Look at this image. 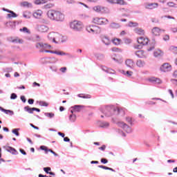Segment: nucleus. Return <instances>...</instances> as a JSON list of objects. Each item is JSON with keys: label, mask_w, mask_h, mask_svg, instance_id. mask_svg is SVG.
<instances>
[{"label": "nucleus", "mask_w": 177, "mask_h": 177, "mask_svg": "<svg viewBox=\"0 0 177 177\" xmlns=\"http://www.w3.org/2000/svg\"><path fill=\"white\" fill-rule=\"evenodd\" d=\"M102 112L105 117H111L114 114H120V115H125V109L122 108H117L114 106H108L102 109Z\"/></svg>", "instance_id": "nucleus-1"}, {"label": "nucleus", "mask_w": 177, "mask_h": 177, "mask_svg": "<svg viewBox=\"0 0 177 177\" xmlns=\"http://www.w3.org/2000/svg\"><path fill=\"white\" fill-rule=\"evenodd\" d=\"M47 16L50 20L54 21H64L66 16L60 11L50 10L47 12Z\"/></svg>", "instance_id": "nucleus-2"}, {"label": "nucleus", "mask_w": 177, "mask_h": 177, "mask_svg": "<svg viewBox=\"0 0 177 177\" xmlns=\"http://www.w3.org/2000/svg\"><path fill=\"white\" fill-rule=\"evenodd\" d=\"M47 38L48 41L50 42H54L55 44H59V42H62L63 39V36L59 33L50 32L48 33Z\"/></svg>", "instance_id": "nucleus-3"}, {"label": "nucleus", "mask_w": 177, "mask_h": 177, "mask_svg": "<svg viewBox=\"0 0 177 177\" xmlns=\"http://www.w3.org/2000/svg\"><path fill=\"white\" fill-rule=\"evenodd\" d=\"M69 27L73 31H82L84 30V24L81 21L74 20L69 24Z\"/></svg>", "instance_id": "nucleus-4"}, {"label": "nucleus", "mask_w": 177, "mask_h": 177, "mask_svg": "<svg viewBox=\"0 0 177 177\" xmlns=\"http://www.w3.org/2000/svg\"><path fill=\"white\" fill-rule=\"evenodd\" d=\"M36 47L42 53L46 52V53H50V52H52V50H49V49H52V46L48 44L38 43Z\"/></svg>", "instance_id": "nucleus-5"}, {"label": "nucleus", "mask_w": 177, "mask_h": 177, "mask_svg": "<svg viewBox=\"0 0 177 177\" xmlns=\"http://www.w3.org/2000/svg\"><path fill=\"white\" fill-rule=\"evenodd\" d=\"M137 42L140 45H136L134 48L136 49H142V47L144 45H147V44H149V39L147 37H140L138 39Z\"/></svg>", "instance_id": "nucleus-6"}, {"label": "nucleus", "mask_w": 177, "mask_h": 177, "mask_svg": "<svg viewBox=\"0 0 177 177\" xmlns=\"http://www.w3.org/2000/svg\"><path fill=\"white\" fill-rule=\"evenodd\" d=\"M93 23H94V24H98L99 26H103L104 24H107L109 20L106 18L95 17L93 18Z\"/></svg>", "instance_id": "nucleus-7"}, {"label": "nucleus", "mask_w": 177, "mask_h": 177, "mask_svg": "<svg viewBox=\"0 0 177 177\" xmlns=\"http://www.w3.org/2000/svg\"><path fill=\"white\" fill-rule=\"evenodd\" d=\"M86 30L88 32H90V34H99V32H100V28L97 26H88Z\"/></svg>", "instance_id": "nucleus-8"}, {"label": "nucleus", "mask_w": 177, "mask_h": 177, "mask_svg": "<svg viewBox=\"0 0 177 177\" xmlns=\"http://www.w3.org/2000/svg\"><path fill=\"white\" fill-rule=\"evenodd\" d=\"M118 127L122 128L123 131H125L127 133H131L132 132V129L128 126V124H125L124 122H118L117 123Z\"/></svg>", "instance_id": "nucleus-9"}, {"label": "nucleus", "mask_w": 177, "mask_h": 177, "mask_svg": "<svg viewBox=\"0 0 177 177\" xmlns=\"http://www.w3.org/2000/svg\"><path fill=\"white\" fill-rule=\"evenodd\" d=\"M160 71L162 73H168L172 71V65L169 63H165L160 66Z\"/></svg>", "instance_id": "nucleus-10"}, {"label": "nucleus", "mask_w": 177, "mask_h": 177, "mask_svg": "<svg viewBox=\"0 0 177 177\" xmlns=\"http://www.w3.org/2000/svg\"><path fill=\"white\" fill-rule=\"evenodd\" d=\"M93 10L97 13H106L107 12V8L101 6H96L93 8Z\"/></svg>", "instance_id": "nucleus-11"}, {"label": "nucleus", "mask_w": 177, "mask_h": 177, "mask_svg": "<svg viewBox=\"0 0 177 177\" xmlns=\"http://www.w3.org/2000/svg\"><path fill=\"white\" fill-rule=\"evenodd\" d=\"M106 2L116 5H127V2L124 0H106Z\"/></svg>", "instance_id": "nucleus-12"}, {"label": "nucleus", "mask_w": 177, "mask_h": 177, "mask_svg": "<svg viewBox=\"0 0 177 177\" xmlns=\"http://www.w3.org/2000/svg\"><path fill=\"white\" fill-rule=\"evenodd\" d=\"M37 30L39 32H48L49 31V27L46 25L37 26Z\"/></svg>", "instance_id": "nucleus-13"}, {"label": "nucleus", "mask_w": 177, "mask_h": 177, "mask_svg": "<svg viewBox=\"0 0 177 177\" xmlns=\"http://www.w3.org/2000/svg\"><path fill=\"white\" fill-rule=\"evenodd\" d=\"M82 110V106L81 105H75L71 107V113L73 114V113H80Z\"/></svg>", "instance_id": "nucleus-14"}, {"label": "nucleus", "mask_w": 177, "mask_h": 177, "mask_svg": "<svg viewBox=\"0 0 177 177\" xmlns=\"http://www.w3.org/2000/svg\"><path fill=\"white\" fill-rule=\"evenodd\" d=\"M2 10H3L4 12H8V13H10L7 15L8 19H12V17H17V15L12 10H8L5 8H2Z\"/></svg>", "instance_id": "nucleus-15"}, {"label": "nucleus", "mask_w": 177, "mask_h": 177, "mask_svg": "<svg viewBox=\"0 0 177 177\" xmlns=\"http://www.w3.org/2000/svg\"><path fill=\"white\" fill-rule=\"evenodd\" d=\"M24 110L25 111H28L29 114H32L34 111H37V113L41 111V110L38 108H30V106H25Z\"/></svg>", "instance_id": "nucleus-16"}, {"label": "nucleus", "mask_w": 177, "mask_h": 177, "mask_svg": "<svg viewBox=\"0 0 177 177\" xmlns=\"http://www.w3.org/2000/svg\"><path fill=\"white\" fill-rule=\"evenodd\" d=\"M136 56H138V57H140L141 59H145L146 57H147V55L145 54V51L140 50L136 52Z\"/></svg>", "instance_id": "nucleus-17"}, {"label": "nucleus", "mask_w": 177, "mask_h": 177, "mask_svg": "<svg viewBox=\"0 0 177 177\" xmlns=\"http://www.w3.org/2000/svg\"><path fill=\"white\" fill-rule=\"evenodd\" d=\"M125 64L127 67H129V68H133V67H135V62L131 59H126Z\"/></svg>", "instance_id": "nucleus-18"}, {"label": "nucleus", "mask_w": 177, "mask_h": 177, "mask_svg": "<svg viewBox=\"0 0 177 177\" xmlns=\"http://www.w3.org/2000/svg\"><path fill=\"white\" fill-rule=\"evenodd\" d=\"M153 56L155 57H161L162 56H164V52H162L161 50L160 49H156L155 50V51L153 52Z\"/></svg>", "instance_id": "nucleus-19"}, {"label": "nucleus", "mask_w": 177, "mask_h": 177, "mask_svg": "<svg viewBox=\"0 0 177 177\" xmlns=\"http://www.w3.org/2000/svg\"><path fill=\"white\" fill-rule=\"evenodd\" d=\"M43 12L41 10H37L33 12V16L35 19H41L42 17Z\"/></svg>", "instance_id": "nucleus-20"}, {"label": "nucleus", "mask_w": 177, "mask_h": 177, "mask_svg": "<svg viewBox=\"0 0 177 177\" xmlns=\"http://www.w3.org/2000/svg\"><path fill=\"white\" fill-rule=\"evenodd\" d=\"M50 1L53 0H35V5H44V3H48V2H50Z\"/></svg>", "instance_id": "nucleus-21"}, {"label": "nucleus", "mask_w": 177, "mask_h": 177, "mask_svg": "<svg viewBox=\"0 0 177 177\" xmlns=\"http://www.w3.org/2000/svg\"><path fill=\"white\" fill-rule=\"evenodd\" d=\"M136 64L137 67H139V68H143V67H145V66H146V62H145V61H143V60L138 59V60H137Z\"/></svg>", "instance_id": "nucleus-22"}, {"label": "nucleus", "mask_w": 177, "mask_h": 177, "mask_svg": "<svg viewBox=\"0 0 177 177\" xmlns=\"http://www.w3.org/2000/svg\"><path fill=\"white\" fill-rule=\"evenodd\" d=\"M146 9H156V8H158V3H149L145 6Z\"/></svg>", "instance_id": "nucleus-23"}, {"label": "nucleus", "mask_w": 177, "mask_h": 177, "mask_svg": "<svg viewBox=\"0 0 177 177\" xmlns=\"http://www.w3.org/2000/svg\"><path fill=\"white\" fill-rule=\"evenodd\" d=\"M13 44H23L24 40L23 39H20L19 37L11 38L10 40Z\"/></svg>", "instance_id": "nucleus-24"}, {"label": "nucleus", "mask_w": 177, "mask_h": 177, "mask_svg": "<svg viewBox=\"0 0 177 177\" xmlns=\"http://www.w3.org/2000/svg\"><path fill=\"white\" fill-rule=\"evenodd\" d=\"M4 149H6V151H8L9 153H12V154H17V151H16L14 148L11 147H4Z\"/></svg>", "instance_id": "nucleus-25"}, {"label": "nucleus", "mask_w": 177, "mask_h": 177, "mask_svg": "<svg viewBox=\"0 0 177 177\" xmlns=\"http://www.w3.org/2000/svg\"><path fill=\"white\" fill-rule=\"evenodd\" d=\"M4 149H6V151H8L9 153H12V154H17V151H16L14 148L11 147H4Z\"/></svg>", "instance_id": "nucleus-26"}, {"label": "nucleus", "mask_w": 177, "mask_h": 177, "mask_svg": "<svg viewBox=\"0 0 177 177\" xmlns=\"http://www.w3.org/2000/svg\"><path fill=\"white\" fill-rule=\"evenodd\" d=\"M152 34L156 36L160 35L161 34V30L160 28L156 27L152 29Z\"/></svg>", "instance_id": "nucleus-27"}, {"label": "nucleus", "mask_w": 177, "mask_h": 177, "mask_svg": "<svg viewBox=\"0 0 177 177\" xmlns=\"http://www.w3.org/2000/svg\"><path fill=\"white\" fill-rule=\"evenodd\" d=\"M50 53H54L55 55H57L58 56H64L67 55L66 53L60 50H55V51H48Z\"/></svg>", "instance_id": "nucleus-28"}, {"label": "nucleus", "mask_w": 177, "mask_h": 177, "mask_svg": "<svg viewBox=\"0 0 177 177\" xmlns=\"http://www.w3.org/2000/svg\"><path fill=\"white\" fill-rule=\"evenodd\" d=\"M102 41L103 44H104L105 45H110V44H111L110 39L108 38L107 37H103L102 38Z\"/></svg>", "instance_id": "nucleus-29"}, {"label": "nucleus", "mask_w": 177, "mask_h": 177, "mask_svg": "<svg viewBox=\"0 0 177 177\" xmlns=\"http://www.w3.org/2000/svg\"><path fill=\"white\" fill-rule=\"evenodd\" d=\"M102 70L104 71H106V73H109V74H114V73H115V71L114 70L107 68L106 66H103Z\"/></svg>", "instance_id": "nucleus-30"}, {"label": "nucleus", "mask_w": 177, "mask_h": 177, "mask_svg": "<svg viewBox=\"0 0 177 177\" xmlns=\"http://www.w3.org/2000/svg\"><path fill=\"white\" fill-rule=\"evenodd\" d=\"M135 32L136 34H138V35H143L145 34V30H143V29H140V28H136Z\"/></svg>", "instance_id": "nucleus-31"}, {"label": "nucleus", "mask_w": 177, "mask_h": 177, "mask_svg": "<svg viewBox=\"0 0 177 177\" xmlns=\"http://www.w3.org/2000/svg\"><path fill=\"white\" fill-rule=\"evenodd\" d=\"M148 81H149V82H157V84H161V80H160V79H156L154 77L148 79Z\"/></svg>", "instance_id": "nucleus-32"}, {"label": "nucleus", "mask_w": 177, "mask_h": 177, "mask_svg": "<svg viewBox=\"0 0 177 177\" xmlns=\"http://www.w3.org/2000/svg\"><path fill=\"white\" fill-rule=\"evenodd\" d=\"M124 74V75H126V77H132V75H133V72L131 71H123L122 73Z\"/></svg>", "instance_id": "nucleus-33"}, {"label": "nucleus", "mask_w": 177, "mask_h": 177, "mask_svg": "<svg viewBox=\"0 0 177 177\" xmlns=\"http://www.w3.org/2000/svg\"><path fill=\"white\" fill-rule=\"evenodd\" d=\"M77 120V116L74 114H71L69 115V120L71 122H75V120Z\"/></svg>", "instance_id": "nucleus-34"}, {"label": "nucleus", "mask_w": 177, "mask_h": 177, "mask_svg": "<svg viewBox=\"0 0 177 177\" xmlns=\"http://www.w3.org/2000/svg\"><path fill=\"white\" fill-rule=\"evenodd\" d=\"M167 5L169 6V8H177V4L173 1L167 2Z\"/></svg>", "instance_id": "nucleus-35"}, {"label": "nucleus", "mask_w": 177, "mask_h": 177, "mask_svg": "<svg viewBox=\"0 0 177 177\" xmlns=\"http://www.w3.org/2000/svg\"><path fill=\"white\" fill-rule=\"evenodd\" d=\"M113 44H114V45H120L121 44V39H113L112 40Z\"/></svg>", "instance_id": "nucleus-36"}, {"label": "nucleus", "mask_w": 177, "mask_h": 177, "mask_svg": "<svg viewBox=\"0 0 177 177\" xmlns=\"http://www.w3.org/2000/svg\"><path fill=\"white\" fill-rule=\"evenodd\" d=\"M109 125L110 124H109L107 122H102L100 124L101 128H107Z\"/></svg>", "instance_id": "nucleus-37"}, {"label": "nucleus", "mask_w": 177, "mask_h": 177, "mask_svg": "<svg viewBox=\"0 0 177 177\" xmlns=\"http://www.w3.org/2000/svg\"><path fill=\"white\" fill-rule=\"evenodd\" d=\"M39 106H41L43 107H48L49 106V103L45 102V101H40L39 102Z\"/></svg>", "instance_id": "nucleus-38"}, {"label": "nucleus", "mask_w": 177, "mask_h": 177, "mask_svg": "<svg viewBox=\"0 0 177 177\" xmlns=\"http://www.w3.org/2000/svg\"><path fill=\"white\" fill-rule=\"evenodd\" d=\"M98 167H99V168H102V169H108L109 171H111L112 172H115V170H114L113 169L107 167L106 166L100 165Z\"/></svg>", "instance_id": "nucleus-39"}, {"label": "nucleus", "mask_w": 177, "mask_h": 177, "mask_svg": "<svg viewBox=\"0 0 177 177\" xmlns=\"http://www.w3.org/2000/svg\"><path fill=\"white\" fill-rule=\"evenodd\" d=\"M1 111H3V113H5L6 114H9L10 113V115H13V114H15L13 111H10V110L1 109Z\"/></svg>", "instance_id": "nucleus-40"}, {"label": "nucleus", "mask_w": 177, "mask_h": 177, "mask_svg": "<svg viewBox=\"0 0 177 177\" xmlns=\"http://www.w3.org/2000/svg\"><path fill=\"white\" fill-rule=\"evenodd\" d=\"M169 50H171V52H172L173 53H174V55H177V47L171 46V47L169 48Z\"/></svg>", "instance_id": "nucleus-41"}, {"label": "nucleus", "mask_w": 177, "mask_h": 177, "mask_svg": "<svg viewBox=\"0 0 177 177\" xmlns=\"http://www.w3.org/2000/svg\"><path fill=\"white\" fill-rule=\"evenodd\" d=\"M44 115L48 118H53L55 117V113H45Z\"/></svg>", "instance_id": "nucleus-42"}, {"label": "nucleus", "mask_w": 177, "mask_h": 177, "mask_svg": "<svg viewBox=\"0 0 177 177\" xmlns=\"http://www.w3.org/2000/svg\"><path fill=\"white\" fill-rule=\"evenodd\" d=\"M19 131H20V129H14L12 132L14 135H16V136H19L20 133H19Z\"/></svg>", "instance_id": "nucleus-43"}, {"label": "nucleus", "mask_w": 177, "mask_h": 177, "mask_svg": "<svg viewBox=\"0 0 177 177\" xmlns=\"http://www.w3.org/2000/svg\"><path fill=\"white\" fill-rule=\"evenodd\" d=\"M24 17H25V19H30L31 17V12H24Z\"/></svg>", "instance_id": "nucleus-44"}, {"label": "nucleus", "mask_w": 177, "mask_h": 177, "mask_svg": "<svg viewBox=\"0 0 177 177\" xmlns=\"http://www.w3.org/2000/svg\"><path fill=\"white\" fill-rule=\"evenodd\" d=\"M19 31H21L22 32H27L28 34H30V30H28V28H27L26 27L19 29Z\"/></svg>", "instance_id": "nucleus-45"}, {"label": "nucleus", "mask_w": 177, "mask_h": 177, "mask_svg": "<svg viewBox=\"0 0 177 177\" xmlns=\"http://www.w3.org/2000/svg\"><path fill=\"white\" fill-rule=\"evenodd\" d=\"M111 28H120V25L115 23L111 24Z\"/></svg>", "instance_id": "nucleus-46"}, {"label": "nucleus", "mask_w": 177, "mask_h": 177, "mask_svg": "<svg viewBox=\"0 0 177 177\" xmlns=\"http://www.w3.org/2000/svg\"><path fill=\"white\" fill-rule=\"evenodd\" d=\"M78 97H82L83 99H91L90 95H81V94L78 95Z\"/></svg>", "instance_id": "nucleus-47"}, {"label": "nucleus", "mask_w": 177, "mask_h": 177, "mask_svg": "<svg viewBox=\"0 0 177 177\" xmlns=\"http://www.w3.org/2000/svg\"><path fill=\"white\" fill-rule=\"evenodd\" d=\"M138 23L136 22H129V27H137Z\"/></svg>", "instance_id": "nucleus-48"}, {"label": "nucleus", "mask_w": 177, "mask_h": 177, "mask_svg": "<svg viewBox=\"0 0 177 177\" xmlns=\"http://www.w3.org/2000/svg\"><path fill=\"white\" fill-rule=\"evenodd\" d=\"M10 99L11 100L17 99V95H16V93H12L10 95Z\"/></svg>", "instance_id": "nucleus-49"}, {"label": "nucleus", "mask_w": 177, "mask_h": 177, "mask_svg": "<svg viewBox=\"0 0 177 177\" xmlns=\"http://www.w3.org/2000/svg\"><path fill=\"white\" fill-rule=\"evenodd\" d=\"M111 50H112V52H121L122 51L121 49L115 48H115H112Z\"/></svg>", "instance_id": "nucleus-50"}, {"label": "nucleus", "mask_w": 177, "mask_h": 177, "mask_svg": "<svg viewBox=\"0 0 177 177\" xmlns=\"http://www.w3.org/2000/svg\"><path fill=\"white\" fill-rule=\"evenodd\" d=\"M40 149H41V150H44L45 152L48 153V147H46L45 146H41Z\"/></svg>", "instance_id": "nucleus-51"}, {"label": "nucleus", "mask_w": 177, "mask_h": 177, "mask_svg": "<svg viewBox=\"0 0 177 177\" xmlns=\"http://www.w3.org/2000/svg\"><path fill=\"white\" fill-rule=\"evenodd\" d=\"M44 171L46 174H49V171H50V167H44Z\"/></svg>", "instance_id": "nucleus-52"}, {"label": "nucleus", "mask_w": 177, "mask_h": 177, "mask_svg": "<svg viewBox=\"0 0 177 177\" xmlns=\"http://www.w3.org/2000/svg\"><path fill=\"white\" fill-rule=\"evenodd\" d=\"M101 162H102V164H107L109 162V160H107V159L106 158H102Z\"/></svg>", "instance_id": "nucleus-53"}, {"label": "nucleus", "mask_w": 177, "mask_h": 177, "mask_svg": "<svg viewBox=\"0 0 177 177\" xmlns=\"http://www.w3.org/2000/svg\"><path fill=\"white\" fill-rule=\"evenodd\" d=\"M163 39H164V41H168V40H169V35H165L163 37Z\"/></svg>", "instance_id": "nucleus-54"}, {"label": "nucleus", "mask_w": 177, "mask_h": 177, "mask_svg": "<svg viewBox=\"0 0 177 177\" xmlns=\"http://www.w3.org/2000/svg\"><path fill=\"white\" fill-rule=\"evenodd\" d=\"M59 70L62 73H66V71H67V68L66 67H62Z\"/></svg>", "instance_id": "nucleus-55"}, {"label": "nucleus", "mask_w": 177, "mask_h": 177, "mask_svg": "<svg viewBox=\"0 0 177 177\" xmlns=\"http://www.w3.org/2000/svg\"><path fill=\"white\" fill-rule=\"evenodd\" d=\"M126 120L127 121V122H129V124H132V118H131L127 117L126 118Z\"/></svg>", "instance_id": "nucleus-56"}, {"label": "nucleus", "mask_w": 177, "mask_h": 177, "mask_svg": "<svg viewBox=\"0 0 177 177\" xmlns=\"http://www.w3.org/2000/svg\"><path fill=\"white\" fill-rule=\"evenodd\" d=\"M28 103L29 104H34V100H32V99H29V100H28Z\"/></svg>", "instance_id": "nucleus-57"}, {"label": "nucleus", "mask_w": 177, "mask_h": 177, "mask_svg": "<svg viewBox=\"0 0 177 177\" xmlns=\"http://www.w3.org/2000/svg\"><path fill=\"white\" fill-rule=\"evenodd\" d=\"M21 100L24 103H26V97H24V95L21 96Z\"/></svg>", "instance_id": "nucleus-58"}, {"label": "nucleus", "mask_w": 177, "mask_h": 177, "mask_svg": "<svg viewBox=\"0 0 177 177\" xmlns=\"http://www.w3.org/2000/svg\"><path fill=\"white\" fill-rule=\"evenodd\" d=\"M19 151H20V153H21V154H23L24 156H26V155H27V153H26V152L24 151V149H19Z\"/></svg>", "instance_id": "nucleus-59"}, {"label": "nucleus", "mask_w": 177, "mask_h": 177, "mask_svg": "<svg viewBox=\"0 0 177 177\" xmlns=\"http://www.w3.org/2000/svg\"><path fill=\"white\" fill-rule=\"evenodd\" d=\"M171 82L172 84H174L175 85H177V80L172 79V80H171Z\"/></svg>", "instance_id": "nucleus-60"}, {"label": "nucleus", "mask_w": 177, "mask_h": 177, "mask_svg": "<svg viewBox=\"0 0 177 177\" xmlns=\"http://www.w3.org/2000/svg\"><path fill=\"white\" fill-rule=\"evenodd\" d=\"M169 93L171 95L172 99H174V92H172V90L169 89Z\"/></svg>", "instance_id": "nucleus-61"}, {"label": "nucleus", "mask_w": 177, "mask_h": 177, "mask_svg": "<svg viewBox=\"0 0 177 177\" xmlns=\"http://www.w3.org/2000/svg\"><path fill=\"white\" fill-rule=\"evenodd\" d=\"M22 6H28V2L24 1L21 3Z\"/></svg>", "instance_id": "nucleus-62"}, {"label": "nucleus", "mask_w": 177, "mask_h": 177, "mask_svg": "<svg viewBox=\"0 0 177 177\" xmlns=\"http://www.w3.org/2000/svg\"><path fill=\"white\" fill-rule=\"evenodd\" d=\"M173 77H174V78H177V71H175L173 73Z\"/></svg>", "instance_id": "nucleus-63"}, {"label": "nucleus", "mask_w": 177, "mask_h": 177, "mask_svg": "<svg viewBox=\"0 0 177 177\" xmlns=\"http://www.w3.org/2000/svg\"><path fill=\"white\" fill-rule=\"evenodd\" d=\"M67 3H75V1H74L73 0H67Z\"/></svg>", "instance_id": "nucleus-64"}]
</instances>
